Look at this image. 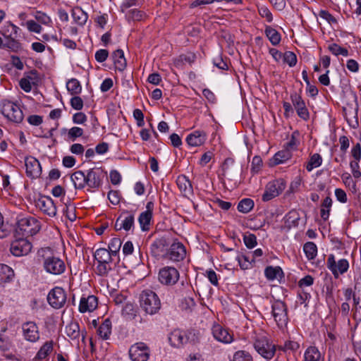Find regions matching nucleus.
I'll return each instance as SVG.
<instances>
[{
	"instance_id": "32",
	"label": "nucleus",
	"mask_w": 361,
	"mask_h": 361,
	"mask_svg": "<svg viewBox=\"0 0 361 361\" xmlns=\"http://www.w3.org/2000/svg\"><path fill=\"white\" fill-rule=\"evenodd\" d=\"M72 16L79 25H85L88 18L87 14L80 7H75L72 10Z\"/></svg>"
},
{
	"instance_id": "43",
	"label": "nucleus",
	"mask_w": 361,
	"mask_h": 361,
	"mask_svg": "<svg viewBox=\"0 0 361 361\" xmlns=\"http://www.w3.org/2000/svg\"><path fill=\"white\" fill-rule=\"evenodd\" d=\"M303 250L305 253L306 257L310 259H314L317 253V247L313 242H307L305 243L303 246Z\"/></svg>"
},
{
	"instance_id": "20",
	"label": "nucleus",
	"mask_w": 361,
	"mask_h": 361,
	"mask_svg": "<svg viewBox=\"0 0 361 361\" xmlns=\"http://www.w3.org/2000/svg\"><path fill=\"white\" fill-rule=\"evenodd\" d=\"M169 340L172 345L179 348L188 342V337L186 332L176 329L171 333Z\"/></svg>"
},
{
	"instance_id": "44",
	"label": "nucleus",
	"mask_w": 361,
	"mask_h": 361,
	"mask_svg": "<svg viewBox=\"0 0 361 361\" xmlns=\"http://www.w3.org/2000/svg\"><path fill=\"white\" fill-rule=\"evenodd\" d=\"M322 163V158L319 154L315 153L310 157L306 165V169L311 171L313 169L319 167Z\"/></svg>"
},
{
	"instance_id": "29",
	"label": "nucleus",
	"mask_w": 361,
	"mask_h": 361,
	"mask_svg": "<svg viewBox=\"0 0 361 361\" xmlns=\"http://www.w3.org/2000/svg\"><path fill=\"white\" fill-rule=\"evenodd\" d=\"M304 357V361H324L320 351L315 346L308 347L305 352Z\"/></svg>"
},
{
	"instance_id": "59",
	"label": "nucleus",
	"mask_w": 361,
	"mask_h": 361,
	"mask_svg": "<svg viewBox=\"0 0 361 361\" xmlns=\"http://www.w3.org/2000/svg\"><path fill=\"white\" fill-rule=\"evenodd\" d=\"M109 56V51L106 49H99L95 53V59L99 63L105 61Z\"/></svg>"
},
{
	"instance_id": "16",
	"label": "nucleus",
	"mask_w": 361,
	"mask_h": 361,
	"mask_svg": "<svg viewBox=\"0 0 361 361\" xmlns=\"http://www.w3.org/2000/svg\"><path fill=\"white\" fill-rule=\"evenodd\" d=\"M326 266L330 271H348L349 263L345 259L329 255L326 260Z\"/></svg>"
},
{
	"instance_id": "4",
	"label": "nucleus",
	"mask_w": 361,
	"mask_h": 361,
	"mask_svg": "<svg viewBox=\"0 0 361 361\" xmlns=\"http://www.w3.org/2000/svg\"><path fill=\"white\" fill-rule=\"evenodd\" d=\"M253 346L255 350L267 360H271L276 353V345L270 342L266 336L257 337Z\"/></svg>"
},
{
	"instance_id": "14",
	"label": "nucleus",
	"mask_w": 361,
	"mask_h": 361,
	"mask_svg": "<svg viewBox=\"0 0 361 361\" xmlns=\"http://www.w3.org/2000/svg\"><path fill=\"white\" fill-rule=\"evenodd\" d=\"M24 338L30 342H36L39 338L38 326L33 322H27L22 325Z\"/></svg>"
},
{
	"instance_id": "54",
	"label": "nucleus",
	"mask_w": 361,
	"mask_h": 361,
	"mask_svg": "<svg viewBox=\"0 0 361 361\" xmlns=\"http://www.w3.org/2000/svg\"><path fill=\"white\" fill-rule=\"evenodd\" d=\"M283 61L288 64L290 67H293L297 63V56L292 51H286L283 54Z\"/></svg>"
},
{
	"instance_id": "53",
	"label": "nucleus",
	"mask_w": 361,
	"mask_h": 361,
	"mask_svg": "<svg viewBox=\"0 0 361 361\" xmlns=\"http://www.w3.org/2000/svg\"><path fill=\"white\" fill-rule=\"evenodd\" d=\"M121 240L120 238H113L109 244V252L112 255H116L121 246Z\"/></svg>"
},
{
	"instance_id": "30",
	"label": "nucleus",
	"mask_w": 361,
	"mask_h": 361,
	"mask_svg": "<svg viewBox=\"0 0 361 361\" xmlns=\"http://www.w3.org/2000/svg\"><path fill=\"white\" fill-rule=\"evenodd\" d=\"M71 178L76 189H82L86 185V175L82 171L74 172Z\"/></svg>"
},
{
	"instance_id": "27",
	"label": "nucleus",
	"mask_w": 361,
	"mask_h": 361,
	"mask_svg": "<svg viewBox=\"0 0 361 361\" xmlns=\"http://www.w3.org/2000/svg\"><path fill=\"white\" fill-rule=\"evenodd\" d=\"M112 59L116 70L123 71L126 67V60L122 49H117L112 53Z\"/></svg>"
},
{
	"instance_id": "52",
	"label": "nucleus",
	"mask_w": 361,
	"mask_h": 361,
	"mask_svg": "<svg viewBox=\"0 0 361 361\" xmlns=\"http://www.w3.org/2000/svg\"><path fill=\"white\" fill-rule=\"evenodd\" d=\"M243 242L247 248L252 249L257 245V237L253 233H246L243 235Z\"/></svg>"
},
{
	"instance_id": "41",
	"label": "nucleus",
	"mask_w": 361,
	"mask_h": 361,
	"mask_svg": "<svg viewBox=\"0 0 361 361\" xmlns=\"http://www.w3.org/2000/svg\"><path fill=\"white\" fill-rule=\"evenodd\" d=\"M332 206V200L330 197H326L322 203L321 217L324 220H327L329 217L330 209Z\"/></svg>"
},
{
	"instance_id": "58",
	"label": "nucleus",
	"mask_w": 361,
	"mask_h": 361,
	"mask_svg": "<svg viewBox=\"0 0 361 361\" xmlns=\"http://www.w3.org/2000/svg\"><path fill=\"white\" fill-rule=\"evenodd\" d=\"M25 79H29L32 85H37L39 80L38 72L37 70L33 69L27 73H25Z\"/></svg>"
},
{
	"instance_id": "61",
	"label": "nucleus",
	"mask_w": 361,
	"mask_h": 361,
	"mask_svg": "<svg viewBox=\"0 0 361 361\" xmlns=\"http://www.w3.org/2000/svg\"><path fill=\"white\" fill-rule=\"evenodd\" d=\"M14 276V272H0V285L10 282Z\"/></svg>"
},
{
	"instance_id": "57",
	"label": "nucleus",
	"mask_w": 361,
	"mask_h": 361,
	"mask_svg": "<svg viewBox=\"0 0 361 361\" xmlns=\"http://www.w3.org/2000/svg\"><path fill=\"white\" fill-rule=\"evenodd\" d=\"M299 220L300 217L295 211H291L286 215V221L290 226H298Z\"/></svg>"
},
{
	"instance_id": "35",
	"label": "nucleus",
	"mask_w": 361,
	"mask_h": 361,
	"mask_svg": "<svg viewBox=\"0 0 361 361\" xmlns=\"http://www.w3.org/2000/svg\"><path fill=\"white\" fill-rule=\"evenodd\" d=\"M265 34L273 45L275 46L279 44L281 35L276 30L270 26H267L265 28Z\"/></svg>"
},
{
	"instance_id": "31",
	"label": "nucleus",
	"mask_w": 361,
	"mask_h": 361,
	"mask_svg": "<svg viewBox=\"0 0 361 361\" xmlns=\"http://www.w3.org/2000/svg\"><path fill=\"white\" fill-rule=\"evenodd\" d=\"M111 333V322L106 319L97 329L98 335L104 340H107Z\"/></svg>"
},
{
	"instance_id": "40",
	"label": "nucleus",
	"mask_w": 361,
	"mask_h": 361,
	"mask_svg": "<svg viewBox=\"0 0 361 361\" xmlns=\"http://www.w3.org/2000/svg\"><path fill=\"white\" fill-rule=\"evenodd\" d=\"M6 331V329L4 328L0 332V350L4 352L8 351L12 347L11 339L4 334Z\"/></svg>"
},
{
	"instance_id": "6",
	"label": "nucleus",
	"mask_w": 361,
	"mask_h": 361,
	"mask_svg": "<svg viewBox=\"0 0 361 361\" xmlns=\"http://www.w3.org/2000/svg\"><path fill=\"white\" fill-rule=\"evenodd\" d=\"M286 188V182L283 179H276L269 182L262 195V200L268 202L273 198L279 196Z\"/></svg>"
},
{
	"instance_id": "25",
	"label": "nucleus",
	"mask_w": 361,
	"mask_h": 361,
	"mask_svg": "<svg viewBox=\"0 0 361 361\" xmlns=\"http://www.w3.org/2000/svg\"><path fill=\"white\" fill-rule=\"evenodd\" d=\"M177 185L185 196L192 195L193 192L192 186L189 179L184 175H180L176 180Z\"/></svg>"
},
{
	"instance_id": "63",
	"label": "nucleus",
	"mask_w": 361,
	"mask_h": 361,
	"mask_svg": "<svg viewBox=\"0 0 361 361\" xmlns=\"http://www.w3.org/2000/svg\"><path fill=\"white\" fill-rule=\"evenodd\" d=\"M259 13L262 18H266V20L269 23H271L272 21V14L267 7H261L260 8H259Z\"/></svg>"
},
{
	"instance_id": "24",
	"label": "nucleus",
	"mask_w": 361,
	"mask_h": 361,
	"mask_svg": "<svg viewBox=\"0 0 361 361\" xmlns=\"http://www.w3.org/2000/svg\"><path fill=\"white\" fill-rule=\"evenodd\" d=\"M119 218L121 220V227H123V230L128 231L134 228L135 216L133 213L128 211H123L120 214Z\"/></svg>"
},
{
	"instance_id": "42",
	"label": "nucleus",
	"mask_w": 361,
	"mask_h": 361,
	"mask_svg": "<svg viewBox=\"0 0 361 361\" xmlns=\"http://www.w3.org/2000/svg\"><path fill=\"white\" fill-rule=\"evenodd\" d=\"M264 275L269 281L274 283V286L285 280L284 272H264Z\"/></svg>"
},
{
	"instance_id": "33",
	"label": "nucleus",
	"mask_w": 361,
	"mask_h": 361,
	"mask_svg": "<svg viewBox=\"0 0 361 361\" xmlns=\"http://www.w3.org/2000/svg\"><path fill=\"white\" fill-rule=\"evenodd\" d=\"M137 312V307L133 303L128 302L122 310V316L126 319L132 320L135 317Z\"/></svg>"
},
{
	"instance_id": "45",
	"label": "nucleus",
	"mask_w": 361,
	"mask_h": 361,
	"mask_svg": "<svg viewBox=\"0 0 361 361\" xmlns=\"http://www.w3.org/2000/svg\"><path fill=\"white\" fill-rule=\"evenodd\" d=\"M53 349V342L47 341L46 342L39 350L37 353L36 357L39 360L44 359L52 350Z\"/></svg>"
},
{
	"instance_id": "50",
	"label": "nucleus",
	"mask_w": 361,
	"mask_h": 361,
	"mask_svg": "<svg viewBox=\"0 0 361 361\" xmlns=\"http://www.w3.org/2000/svg\"><path fill=\"white\" fill-rule=\"evenodd\" d=\"M233 165L234 160L232 158L226 159L222 165L223 176H233Z\"/></svg>"
},
{
	"instance_id": "3",
	"label": "nucleus",
	"mask_w": 361,
	"mask_h": 361,
	"mask_svg": "<svg viewBox=\"0 0 361 361\" xmlns=\"http://www.w3.org/2000/svg\"><path fill=\"white\" fill-rule=\"evenodd\" d=\"M16 224V232L25 237L35 235L40 229L38 221L31 216L18 219Z\"/></svg>"
},
{
	"instance_id": "19",
	"label": "nucleus",
	"mask_w": 361,
	"mask_h": 361,
	"mask_svg": "<svg viewBox=\"0 0 361 361\" xmlns=\"http://www.w3.org/2000/svg\"><path fill=\"white\" fill-rule=\"evenodd\" d=\"M98 305L97 298L90 295L87 297H82L79 305V311L82 313L86 312H92Z\"/></svg>"
},
{
	"instance_id": "37",
	"label": "nucleus",
	"mask_w": 361,
	"mask_h": 361,
	"mask_svg": "<svg viewBox=\"0 0 361 361\" xmlns=\"http://www.w3.org/2000/svg\"><path fill=\"white\" fill-rule=\"evenodd\" d=\"M66 88L72 95H77L82 91L80 82L75 78H71L66 82Z\"/></svg>"
},
{
	"instance_id": "17",
	"label": "nucleus",
	"mask_w": 361,
	"mask_h": 361,
	"mask_svg": "<svg viewBox=\"0 0 361 361\" xmlns=\"http://www.w3.org/2000/svg\"><path fill=\"white\" fill-rule=\"evenodd\" d=\"M212 332L214 338L219 342L230 343L233 341V336L220 324L213 325Z\"/></svg>"
},
{
	"instance_id": "34",
	"label": "nucleus",
	"mask_w": 361,
	"mask_h": 361,
	"mask_svg": "<svg viewBox=\"0 0 361 361\" xmlns=\"http://www.w3.org/2000/svg\"><path fill=\"white\" fill-rule=\"evenodd\" d=\"M4 35L6 40V42L4 43L3 48H8L15 52H17L21 49V44L17 39H16L17 37H8L7 36L6 33H4Z\"/></svg>"
},
{
	"instance_id": "26",
	"label": "nucleus",
	"mask_w": 361,
	"mask_h": 361,
	"mask_svg": "<svg viewBox=\"0 0 361 361\" xmlns=\"http://www.w3.org/2000/svg\"><path fill=\"white\" fill-rule=\"evenodd\" d=\"M159 281L164 285H174L179 279V272H159Z\"/></svg>"
},
{
	"instance_id": "10",
	"label": "nucleus",
	"mask_w": 361,
	"mask_h": 361,
	"mask_svg": "<svg viewBox=\"0 0 361 361\" xmlns=\"http://www.w3.org/2000/svg\"><path fill=\"white\" fill-rule=\"evenodd\" d=\"M31 243L24 238L16 239L13 241L10 247L12 255L16 257L27 255L31 251Z\"/></svg>"
},
{
	"instance_id": "18",
	"label": "nucleus",
	"mask_w": 361,
	"mask_h": 361,
	"mask_svg": "<svg viewBox=\"0 0 361 361\" xmlns=\"http://www.w3.org/2000/svg\"><path fill=\"white\" fill-rule=\"evenodd\" d=\"M169 259L174 262L183 260L186 255L185 246L180 243H174L171 245L169 251Z\"/></svg>"
},
{
	"instance_id": "47",
	"label": "nucleus",
	"mask_w": 361,
	"mask_h": 361,
	"mask_svg": "<svg viewBox=\"0 0 361 361\" xmlns=\"http://www.w3.org/2000/svg\"><path fill=\"white\" fill-rule=\"evenodd\" d=\"M231 361H253V358L250 353L245 350H238L233 354Z\"/></svg>"
},
{
	"instance_id": "46",
	"label": "nucleus",
	"mask_w": 361,
	"mask_h": 361,
	"mask_svg": "<svg viewBox=\"0 0 361 361\" xmlns=\"http://www.w3.org/2000/svg\"><path fill=\"white\" fill-rule=\"evenodd\" d=\"M195 305V302L193 298L185 296L181 300L179 307L182 310L189 312L192 311Z\"/></svg>"
},
{
	"instance_id": "12",
	"label": "nucleus",
	"mask_w": 361,
	"mask_h": 361,
	"mask_svg": "<svg viewBox=\"0 0 361 361\" xmlns=\"http://www.w3.org/2000/svg\"><path fill=\"white\" fill-rule=\"evenodd\" d=\"M104 173L101 169H91L86 174V185L90 188H99L104 178Z\"/></svg>"
},
{
	"instance_id": "23",
	"label": "nucleus",
	"mask_w": 361,
	"mask_h": 361,
	"mask_svg": "<svg viewBox=\"0 0 361 361\" xmlns=\"http://www.w3.org/2000/svg\"><path fill=\"white\" fill-rule=\"evenodd\" d=\"M353 310H355V318L361 319V284L355 286Z\"/></svg>"
},
{
	"instance_id": "48",
	"label": "nucleus",
	"mask_w": 361,
	"mask_h": 361,
	"mask_svg": "<svg viewBox=\"0 0 361 361\" xmlns=\"http://www.w3.org/2000/svg\"><path fill=\"white\" fill-rule=\"evenodd\" d=\"M300 348L298 342L293 341H286L283 345H279V349L283 352H296Z\"/></svg>"
},
{
	"instance_id": "1",
	"label": "nucleus",
	"mask_w": 361,
	"mask_h": 361,
	"mask_svg": "<svg viewBox=\"0 0 361 361\" xmlns=\"http://www.w3.org/2000/svg\"><path fill=\"white\" fill-rule=\"evenodd\" d=\"M37 261L43 264L45 271H65L64 262L53 255L52 249L49 247L40 248L37 253Z\"/></svg>"
},
{
	"instance_id": "38",
	"label": "nucleus",
	"mask_w": 361,
	"mask_h": 361,
	"mask_svg": "<svg viewBox=\"0 0 361 361\" xmlns=\"http://www.w3.org/2000/svg\"><path fill=\"white\" fill-rule=\"evenodd\" d=\"M66 335L72 340L78 339L80 337V328L76 322H72L66 326Z\"/></svg>"
},
{
	"instance_id": "28",
	"label": "nucleus",
	"mask_w": 361,
	"mask_h": 361,
	"mask_svg": "<svg viewBox=\"0 0 361 361\" xmlns=\"http://www.w3.org/2000/svg\"><path fill=\"white\" fill-rule=\"evenodd\" d=\"M292 157V152L286 147L275 154L274 157L271 159V165L276 166L285 162L290 159Z\"/></svg>"
},
{
	"instance_id": "56",
	"label": "nucleus",
	"mask_w": 361,
	"mask_h": 361,
	"mask_svg": "<svg viewBox=\"0 0 361 361\" xmlns=\"http://www.w3.org/2000/svg\"><path fill=\"white\" fill-rule=\"evenodd\" d=\"M83 134V129L79 127H73L69 129L68 132V137L72 141L75 140L77 137L82 136Z\"/></svg>"
},
{
	"instance_id": "5",
	"label": "nucleus",
	"mask_w": 361,
	"mask_h": 361,
	"mask_svg": "<svg viewBox=\"0 0 361 361\" xmlns=\"http://www.w3.org/2000/svg\"><path fill=\"white\" fill-rule=\"evenodd\" d=\"M1 113L8 120L14 123H19L23 120V113L20 106L10 101L3 102Z\"/></svg>"
},
{
	"instance_id": "2",
	"label": "nucleus",
	"mask_w": 361,
	"mask_h": 361,
	"mask_svg": "<svg viewBox=\"0 0 361 361\" xmlns=\"http://www.w3.org/2000/svg\"><path fill=\"white\" fill-rule=\"evenodd\" d=\"M141 308L149 314H156L161 307V302L157 295L151 290H143L140 295Z\"/></svg>"
},
{
	"instance_id": "60",
	"label": "nucleus",
	"mask_w": 361,
	"mask_h": 361,
	"mask_svg": "<svg viewBox=\"0 0 361 361\" xmlns=\"http://www.w3.org/2000/svg\"><path fill=\"white\" fill-rule=\"evenodd\" d=\"M71 105L75 110H81L83 107V101L78 96H74L71 99Z\"/></svg>"
},
{
	"instance_id": "11",
	"label": "nucleus",
	"mask_w": 361,
	"mask_h": 361,
	"mask_svg": "<svg viewBox=\"0 0 361 361\" xmlns=\"http://www.w3.org/2000/svg\"><path fill=\"white\" fill-rule=\"evenodd\" d=\"M290 100L298 116L304 121H307L310 118V113L302 97L294 92L290 94Z\"/></svg>"
},
{
	"instance_id": "15",
	"label": "nucleus",
	"mask_w": 361,
	"mask_h": 361,
	"mask_svg": "<svg viewBox=\"0 0 361 361\" xmlns=\"http://www.w3.org/2000/svg\"><path fill=\"white\" fill-rule=\"evenodd\" d=\"M37 207L44 214L54 216L56 214V207L52 199L48 196H42L36 202Z\"/></svg>"
},
{
	"instance_id": "21",
	"label": "nucleus",
	"mask_w": 361,
	"mask_h": 361,
	"mask_svg": "<svg viewBox=\"0 0 361 361\" xmlns=\"http://www.w3.org/2000/svg\"><path fill=\"white\" fill-rule=\"evenodd\" d=\"M111 254L105 248L97 249L94 253V258L99 262V265H103L104 269H111V267H107L106 264L111 260Z\"/></svg>"
},
{
	"instance_id": "9",
	"label": "nucleus",
	"mask_w": 361,
	"mask_h": 361,
	"mask_svg": "<svg viewBox=\"0 0 361 361\" xmlns=\"http://www.w3.org/2000/svg\"><path fill=\"white\" fill-rule=\"evenodd\" d=\"M49 304L55 309L62 307L66 301V295L61 287L54 288L47 295Z\"/></svg>"
},
{
	"instance_id": "49",
	"label": "nucleus",
	"mask_w": 361,
	"mask_h": 361,
	"mask_svg": "<svg viewBox=\"0 0 361 361\" xmlns=\"http://www.w3.org/2000/svg\"><path fill=\"white\" fill-rule=\"evenodd\" d=\"M239 265L242 269H251V264L255 262V260L250 255H241L238 257Z\"/></svg>"
},
{
	"instance_id": "55",
	"label": "nucleus",
	"mask_w": 361,
	"mask_h": 361,
	"mask_svg": "<svg viewBox=\"0 0 361 361\" xmlns=\"http://www.w3.org/2000/svg\"><path fill=\"white\" fill-rule=\"evenodd\" d=\"M251 171L253 174L257 173L262 166V159L259 156H255L251 164Z\"/></svg>"
},
{
	"instance_id": "8",
	"label": "nucleus",
	"mask_w": 361,
	"mask_h": 361,
	"mask_svg": "<svg viewBox=\"0 0 361 361\" xmlns=\"http://www.w3.org/2000/svg\"><path fill=\"white\" fill-rule=\"evenodd\" d=\"M272 314L278 326H285L288 322L287 307L285 302L281 300L275 301L272 306Z\"/></svg>"
},
{
	"instance_id": "36",
	"label": "nucleus",
	"mask_w": 361,
	"mask_h": 361,
	"mask_svg": "<svg viewBox=\"0 0 361 361\" xmlns=\"http://www.w3.org/2000/svg\"><path fill=\"white\" fill-rule=\"evenodd\" d=\"M152 218V214L149 212H142L138 217V222L140 228L143 231L149 230L150 222Z\"/></svg>"
},
{
	"instance_id": "39",
	"label": "nucleus",
	"mask_w": 361,
	"mask_h": 361,
	"mask_svg": "<svg viewBox=\"0 0 361 361\" xmlns=\"http://www.w3.org/2000/svg\"><path fill=\"white\" fill-rule=\"evenodd\" d=\"M254 201L250 198H244L238 202L237 209L243 214L250 212L254 207Z\"/></svg>"
},
{
	"instance_id": "62",
	"label": "nucleus",
	"mask_w": 361,
	"mask_h": 361,
	"mask_svg": "<svg viewBox=\"0 0 361 361\" xmlns=\"http://www.w3.org/2000/svg\"><path fill=\"white\" fill-rule=\"evenodd\" d=\"M321 18L326 20L329 23H336V18L327 11L321 10L319 13Z\"/></svg>"
},
{
	"instance_id": "7",
	"label": "nucleus",
	"mask_w": 361,
	"mask_h": 361,
	"mask_svg": "<svg viewBox=\"0 0 361 361\" xmlns=\"http://www.w3.org/2000/svg\"><path fill=\"white\" fill-rule=\"evenodd\" d=\"M149 355L150 350L143 342L136 343L129 349V355L132 361H147Z\"/></svg>"
},
{
	"instance_id": "64",
	"label": "nucleus",
	"mask_w": 361,
	"mask_h": 361,
	"mask_svg": "<svg viewBox=\"0 0 361 361\" xmlns=\"http://www.w3.org/2000/svg\"><path fill=\"white\" fill-rule=\"evenodd\" d=\"M352 157L356 161L361 159V146L360 143H357L351 150Z\"/></svg>"
},
{
	"instance_id": "22",
	"label": "nucleus",
	"mask_w": 361,
	"mask_h": 361,
	"mask_svg": "<svg viewBox=\"0 0 361 361\" xmlns=\"http://www.w3.org/2000/svg\"><path fill=\"white\" fill-rule=\"evenodd\" d=\"M206 137L204 132L196 130L187 136L186 142L191 147H198L205 142Z\"/></svg>"
},
{
	"instance_id": "13",
	"label": "nucleus",
	"mask_w": 361,
	"mask_h": 361,
	"mask_svg": "<svg viewBox=\"0 0 361 361\" xmlns=\"http://www.w3.org/2000/svg\"><path fill=\"white\" fill-rule=\"evenodd\" d=\"M26 174L32 178H38L42 173V168L39 161L33 157L25 159Z\"/></svg>"
},
{
	"instance_id": "51",
	"label": "nucleus",
	"mask_w": 361,
	"mask_h": 361,
	"mask_svg": "<svg viewBox=\"0 0 361 361\" xmlns=\"http://www.w3.org/2000/svg\"><path fill=\"white\" fill-rule=\"evenodd\" d=\"M298 136L299 132L298 130L294 131L291 135L290 140L286 144L285 147L291 152L295 150L299 144Z\"/></svg>"
}]
</instances>
